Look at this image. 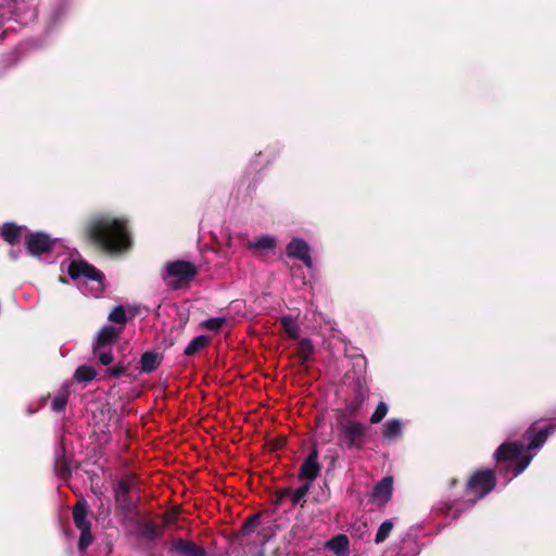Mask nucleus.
<instances>
[{
	"instance_id": "obj_1",
	"label": "nucleus",
	"mask_w": 556,
	"mask_h": 556,
	"mask_svg": "<svg viewBox=\"0 0 556 556\" xmlns=\"http://www.w3.org/2000/svg\"><path fill=\"white\" fill-rule=\"evenodd\" d=\"M555 430L556 419L551 420L549 424L544 427H536V425L533 424L528 428L525 434L526 439L529 441L528 445L519 441L501 444L494 452V458L497 463H505L506 468H501L500 475L506 476L510 467L513 468V476L509 480L522 473Z\"/></svg>"
},
{
	"instance_id": "obj_2",
	"label": "nucleus",
	"mask_w": 556,
	"mask_h": 556,
	"mask_svg": "<svg viewBox=\"0 0 556 556\" xmlns=\"http://www.w3.org/2000/svg\"><path fill=\"white\" fill-rule=\"evenodd\" d=\"M88 236L104 250L112 253L124 252L130 247L127 219L112 214H99L90 218L86 226Z\"/></svg>"
},
{
	"instance_id": "obj_3",
	"label": "nucleus",
	"mask_w": 556,
	"mask_h": 556,
	"mask_svg": "<svg viewBox=\"0 0 556 556\" xmlns=\"http://www.w3.org/2000/svg\"><path fill=\"white\" fill-rule=\"evenodd\" d=\"M493 470H478L467 482L466 500L463 502L443 503L439 509L446 516L457 519L462 511L471 508L479 500L489 494L495 486Z\"/></svg>"
},
{
	"instance_id": "obj_4",
	"label": "nucleus",
	"mask_w": 556,
	"mask_h": 556,
	"mask_svg": "<svg viewBox=\"0 0 556 556\" xmlns=\"http://www.w3.org/2000/svg\"><path fill=\"white\" fill-rule=\"evenodd\" d=\"M61 270L67 273L78 289L86 295L99 298L104 290V275L94 266L83 260L65 258Z\"/></svg>"
},
{
	"instance_id": "obj_5",
	"label": "nucleus",
	"mask_w": 556,
	"mask_h": 556,
	"mask_svg": "<svg viewBox=\"0 0 556 556\" xmlns=\"http://www.w3.org/2000/svg\"><path fill=\"white\" fill-rule=\"evenodd\" d=\"M37 16L36 0H9L0 5V27L5 21L15 20L21 24L33 22Z\"/></svg>"
},
{
	"instance_id": "obj_6",
	"label": "nucleus",
	"mask_w": 556,
	"mask_h": 556,
	"mask_svg": "<svg viewBox=\"0 0 556 556\" xmlns=\"http://www.w3.org/2000/svg\"><path fill=\"white\" fill-rule=\"evenodd\" d=\"M122 329V327L105 325L98 331L96 338L93 339V355L103 366H108L113 362L111 345L119 337Z\"/></svg>"
},
{
	"instance_id": "obj_7",
	"label": "nucleus",
	"mask_w": 556,
	"mask_h": 556,
	"mask_svg": "<svg viewBox=\"0 0 556 556\" xmlns=\"http://www.w3.org/2000/svg\"><path fill=\"white\" fill-rule=\"evenodd\" d=\"M197 275V269L190 262L174 261L166 264L163 271L165 285L177 290L187 286Z\"/></svg>"
},
{
	"instance_id": "obj_8",
	"label": "nucleus",
	"mask_w": 556,
	"mask_h": 556,
	"mask_svg": "<svg viewBox=\"0 0 556 556\" xmlns=\"http://www.w3.org/2000/svg\"><path fill=\"white\" fill-rule=\"evenodd\" d=\"M339 430L341 433V444L348 450L361 448L365 437L367 427L353 419H339Z\"/></svg>"
},
{
	"instance_id": "obj_9",
	"label": "nucleus",
	"mask_w": 556,
	"mask_h": 556,
	"mask_svg": "<svg viewBox=\"0 0 556 556\" xmlns=\"http://www.w3.org/2000/svg\"><path fill=\"white\" fill-rule=\"evenodd\" d=\"M134 483L135 481L132 477H126L119 479L113 485L116 510L125 517H128L136 507V504L130 496Z\"/></svg>"
},
{
	"instance_id": "obj_10",
	"label": "nucleus",
	"mask_w": 556,
	"mask_h": 556,
	"mask_svg": "<svg viewBox=\"0 0 556 556\" xmlns=\"http://www.w3.org/2000/svg\"><path fill=\"white\" fill-rule=\"evenodd\" d=\"M286 254L290 258L303 262L307 268L313 267L309 247L307 242L301 238H292L290 240L286 247Z\"/></svg>"
},
{
	"instance_id": "obj_11",
	"label": "nucleus",
	"mask_w": 556,
	"mask_h": 556,
	"mask_svg": "<svg viewBox=\"0 0 556 556\" xmlns=\"http://www.w3.org/2000/svg\"><path fill=\"white\" fill-rule=\"evenodd\" d=\"M393 493V478L388 476L382 478L372 488L369 500L377 506H384L392 497Z\"/></svg>"
},
{
	"instance_id": "obj_12",
	"label": "nucleus",
	"mask_w": 556,
	"mask_h": 556,
	"mask_svg": "<svg viewBox=\"0 0 556 556\" xmlns=\"http://www.w3.org/2000/svg\"><path fill=\"white\" fill-rule=\"evenodd\" d=\"M54 241L47 235L37 232L26 238V247L31 255H40L53 249Z\"/></svg>"
},
{
	"instance_id": "obj_13",
	"label": "nucleus",
	"mask_w": 556,
	"mask_h": 556,
	"mask_svg": "<svg viewBox=\"0 0 556 556\" xmlns=\"http://www.w3.org/2000/svg\"><path fill=\"white\" fill-rule=\"evenodd\" d=\"M319 471L318 451L316 447H313L300 468L299 478L301 480H307V483L311 484L318 476Z\"/></svg>"
},
{
	"instance_id": "obj_14",
	"label": "nucleus",
	"mask_w": 556,
	"mask_h": 556,
	"mask_svg": "<svg viewBox=\"0 0 556 556\" xmlns=\"http://www.w3.org/2000/svg\"><path fill=\"white\" fill-rule=\"evenodd\" d=\"M169 552L176 553L178 556H207L203 547L180 538L173 541Z\"/></svg>"
},
{
	"instance_id": "obj_15",
	"label": "nucleus",
	"mask_w": 556,
	"mask_h": 556,
	"mask_svg": "<svg viewBox=\"0 0 556 556\" xmlns=\"http://www.w3.org/2000/svg\"><path fill=\"white\" fill-rule=\"evenodd\" d=\"M404 432V422L400 418L388 419L381 427L382 439L388 443L400 441Z\"/></svg>"
},
{
	"instance_id": "obj_16",
	"label": "nucleus",
	"mask_w": 556,
	"mask_h": 556,
	"mask_svg": "<svg viewBox=\"0 0 556 556\" xmlns=\"http://www.w3.org/2000/svg\"><path fill=\"white\" fill-rule=\"evenodd\" d=\"M54 470L56 475L66 479L71 475L70 460L65 454V446L60 443L55 448Z\"/></svg>"
},
{
	"instance_id": "obj_17",
	"label": "nucleus",
	"mask_w": 556,
	"mask_h": 556,
	"mask_svg": "<svg viewBox=\"0 0 556 556\" xmlns=\"http://www.w3.org/2000/svg\"><path fill=\"white\" fill-rule=\"evenodd\" d=\"M71 384H72L71 382H65L54 394L52 402H51V409L54 413H61L65 409L67 402H68L70 393H71V391H70Z\"/></svg>"
},
{
	"instance_id": "obj_18",
	"label": "nucleus",
	"mask_w": 556,
	"mask_h": 556,
	"mask_svg": "<svg viewBox=\"0 0 556 556\" xmlns=\"http://www.w3.org/2000/svg\"><path fill=\"white\" fill-rule=\"evenodd\" d=\"M73 519L77 529L88 530L91 528L89 520L87 519V503L79 501L73 508Z\"/></svg>"
},
{
	"instance_id": "obj_19",
	"label": "nucleus",
	"mask_w": 556,
	"mask_h": 556,
	"mask_svg": "<svg viewBox=\"0 0 556 556\" xmlns=\"http://www.w3.org/2000/svg\"><path fill=\"white\" fill-rule=\"evenodd\" d=\"M161 355L157 352H144L140 358V371L146 374L153 372L161 364Z\"/></svg>"
},
{
	"instance_id": "obj_20",
	"label": "nucleus",
	"mask_w": 556,
	"mask_h": 556,
	"mask_svg": "<svg viewBox=\"0 0 556 556\" xmlns=\"http://www.w3.org/2000/svg\"><path fill=\"white\" fill-rule=\"evenodd\" d=\"M276 244L277 240L275 237L264 235L256 238L253 241H249L247 247L249 250L252 251L266 252L274 250L276 248Z\"/></svg>"
},
{
	"instance_id": "obj_21",
	"label": "nucleus",
	"mask_w": 556,
	"mask_h": 556,
	"mask_svg": "<svg viewBox=\"0 0 556 556\" xmlns=\"http://www.w3.org/2000/svg\"><path fill=\"white\" fill-rule=\"evenodd\" d=\"M326 547L338 556H345L349 552V539L344 534H338L326 543Z\"/></svg>"
},
{
	"instance_id": "obj_22",
	"label": "nucleus",
	"mask_w": 556,
	"mask_h": 556,
	"mask_svg": "<svg viewBox=\"0 0 556 556\" xmlns=\"http://www.w3.org/2000/svg\"><path fill=\"white\" fill-rule=\"evenodd\" d=\"M211 341V338L207 336H197L193 338L189 344L185 348L184 354L186 356H193L203 350Z\"/></svg>"
},
{
	"instance_id": "obj_23",
	"label": "nucleus",
	"mask_w": 556,
	"mask_h": 556,
	"mask_svg": "<svg viewBox=\"0 0 556 556\" xmlns=\"http://www.w3.org/2000/svg\"><path fill=\"white\" fill-rule=\"evenodd\" d=\"M280 323L287 336L290 339H299L300 336V326L296 318L291 315H285L280 318Z\"/></svg>"
},
{
	"instance_id": "obj_24",
	"label": "nucleus",
	"mask_w": 556,
	"mask_h": 556,
	"mask_svg": "<svg viewBox=\"0 0 556 556\" xmlns=\"http://www.w3.org/2000/svg\"><path fill=\"white\" fill-rule=\"evenodd\" d=\"M139 535L147 540L148 542H153L159 539L160 532L157 527L152 521H146L139 525L138 528Z\"/></svg>"
},
{
	"instance_id": "obj_25",
	"label": "nucleus",
	"mask_w": 556,
	"mask_h": 556,
	"mask_svg": "<svg viewBox=\"0 0 556 556\" xmlns=\"http://www.w3.org/2000/svg\"><path fill=\"white\" fill-rule=\"evenodd\" d=\"M1 235L7 242L14 244L22 236V227L7 223L1 229Z\"/></svg>"
},
{
	"instance_id": "obj_26",
	"label": "nucleus",
	"mask_w": 556,
	"mask_h": 556,
	"mask_svg": "<svg viewBox=\"0 0 556 556\" xmlns=\"http://www.w3.org/2000/svg\"><path fill=\"white\" fill-rule=\"evenodd\" d=\"M366 399V392L363 391L361 388L356 394V396L346 404L345 406V413L351 416V417H355L357 416L359 409L362 408L363 406V403Z\"/></svg>"
},
{
	"instance_id": "obj_27",
	"label": "nucleus",
	"mask_w": 556,
	"mask_h": 556,
	"mask_svg": "<svg viewBox=\"0 0 556 556\" xmlns=\"http://www.w3.org/2000/svg\"><path fill=\"white\" fill-rule=\"evenodd\" d=\"M419 546L415 540L408 539L402 542L395 556H418Z\"/></svg>"
},
{
	"instance_id": "obj_28",
	"label": "nucleus",
	"mask_w": 556,
	"mask_h": 556,
	"mask_svg": "<svg viewBox=\"0 0 556 556\" xmlns=\"http://www.w3.org/2000/svg\"><path fill=\"white\" fill-rule=\"evenodd\" d=\"M313 352L314 346L309 339H301L299 341L298 353L302 364H305L309 361Z\"/></svg>"
},
{
	"instance_id": "obj_29",
	"label": "nucleus",
	"mask_w": 556,
	"mask_h": 556,
	"mask_svg": "<svg viewBox=\"0 0 556 556\" xmlns=\"http://www.w3.org/2000/svg\"><path fill=\"white\" fill-rule=\"evenodd\" d=\"M94 377L96 370L87 365L79 366L74 374L75 380L83 383L90 382Z\"/></svg>"
},
{
	"instance_id": "obj_30",
	"label": "nucleus",
	"mask_w": 556,
	"mask_h": 556,
	"mask_svg": "<svg viewBox=\"0 0 556 556\" xmlns=\"http://www.w3.org/2000/svg\"><path fill=\"white\" fill-rule=\"evenodd\" d=\"M227 324V319L225 317H213L207 318L201 323V327L206 330L217 332Z\"/></svg>"
},
{
	"instance_id": "obj_31",
	"label": "nucleus",
	"mask_w": 556,
	"mask_h": 556,
	"mask_svg": "<svg viewBox=\"0 0 556 556\" xmlns=\"http://www.w3.org/2000/svg\"><path fill=\"white\" fill-rule=\"evenodd\" d=\"M393 529V522L391 520L383 521L378 528L375 543L379 544L387 540Z\"/></svg>"
},
{
	"instance_id": "obj_32",
	"label": "nucleus",
	"mask_w": 556,
	"mask_h": 556,
	"mask_svg": "<svg viewBox=\"0 0 556 556\" xmlns=\"http://www.w3.org/2000/svg\"><path fill=\"white\" fill-rule=\"evenodd\" d=\"M389 412V406L386 402L381 401L378 403L375 412L371 414L369 421L371 424H379L387 416Z\"/></svg>"
},
{
	"instance_id": "obj_33",
	"label": "nucleus",
	"mask_w": 556,
	"mask_h": 556,
	"mask_svg": "<svg viewBox=\"0 0 556 556\" xmlns=\"http://www.w3.org/2000/svg\"><path fill=\"white\" fill-rule=\"evenodd\" d=\"M109 320L115 324L123 325L127 321L126 311L123 306H116L113 308V311L109 314Z\"/></svg>"
},
{
	"instance_id": "obj_34",
	"label": "nucleus",
	"mask_w": 556,
	"mask_h": 556,
	"mask_svg": "<svg viewBox=\"0 0 556 556\" xmlns=\"http://www.w3.org/2000/svg\"><path fill=\"white\" fill-rule=\"evenodd\" d=\"M309 488H311V484L306 482L305 484L301 485L296 490L291 491V494H290L291 502L293 504H299L307 495Z\"/></svg>"
},
{
	"instance_id": "obj_35",
	"label": "nucleus",
	"mask_w": 556,
	"mask_h": 556,
	"mask_svg": "<svg viewBox=\"0 0 556 556\" xmlns=\"http://www.w3.org/2000/svg\"><path fill=\"white\" fill-rule=\"evenodd\" d=\"M67 9V4L65 2L56 4L50 13V20L53 24L61 20V17L65 14Z\"/></svg>"
},
{
	"instance_id": "obj_36",
	"label": "nucleus",
	"mask_w": 556,
	"mask_h": 556,
	"mask_svg": "<svg viewBox=\"0 0 556 556\" xmlns=\"http://www.w3.org/2000/svg\"><path fill=\"white\" fill-rule=\"evenodd\" d=\"M93 541L92 534H91V528L88 530H81L79 542H78V548L80 551L86 549Z\"/></svg>"
},
{
	"instance_id": "obj_37",
	"label": "nucleus",
	"mask_w": 556,
	"mask_h": 556,
	"mask_svg": "<svg viewBox=\"0 0 556 556\" xmlns=\"http://www.w3.org/2000/svg\"><path fill=\"white\" fill-rule=\"evenodd\" d=\"M126 366L118 364L114 367L108 368L106 372L112 377H121L126 372Z\"/></svg>"
},
{
	"instance_id": "obj_38",
	"label": "nucleus",
	"mask_w": 556,
	"mask_h": 556,
	"mask_svg": "<svg viewBox=\"0 0 556 556\" xmlns=\"http://www.w3.org/2000/svg\"><path fill=\"white\" fill-rule=\"evenodd\" d=\"M175 515L174 514H166L164 519L165 523H172L174 521Z\"/></svg>"
},
{
	"instance_id": "obj_39",
	"label": "nucleus",
	"mask_w": 556,
	"mask_h": 556,
	"mask_svg": "<svg viewBox=\"0 0 556 556\" xmlns=\"http://www.w3.org/2000/svg\"><path fill=\"white\" fill-rule=\"evenodd\" d=\"M21 253H22V251L16 252V251H14V250H11V251H10V257H11L12 260H17Z\"/></svg>"
},
{
	"instance_id": "obj_40",
	"label": "nucleus",
	"mask_w": 556,
	"mask_h": 556,
	"mask_svg": "<svg viewBox=\"0 0 556 556\" xmlns=\"http://www.w3.org/2000/svg\"><path fill=\"white\" fill-rule=\"evenodd\" d=\"M8 29L3 30L1 34H0V41L2 40L3 36L7 34Z\"/></svg>"
},
{
	"instance_id": "obj_41",
	"label": "nucleus",
	"mask_w": 556,
	"mask_h": 556,
	"mask_svg": "<svg viewBox=\"0 0 556 556\" xmlns=\"http://www.w3.org/2000/svg\"><path fill=\"white\" fill-rule=\"evenodd\" d=\"M109 514H110V508H109V507H106V509H105V515H109Z\"/></svg>"
}]
</instances>
